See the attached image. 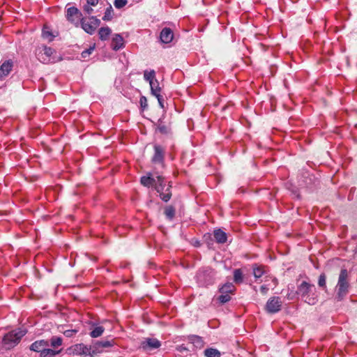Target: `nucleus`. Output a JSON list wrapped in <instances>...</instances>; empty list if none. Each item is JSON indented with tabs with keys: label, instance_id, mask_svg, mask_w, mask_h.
I'll return each mask as SVG.
<instances>
[{
	"label": "nucleus",
	"instance_id": "obj_1",
	"mask_svg": "<svg viewBox=\"0 0 357 357\" xmlns=\"http://www.w3.org/2000/svg\"><path fill=\"white\" fill-rule=\"evenodd\" d=\"M314 290V284L303 281L298 285L296 292L305 303L314 305L318 301L317 295L315 294Z\"/></svg>",
	"mask_w": 357,
	"mask_h": 357
},
{
	"label": "nucleus",
	"instance_id": "obj_2",
	"mask_svg": "<svg viewBox=\"0 0 357 357\" xmlns=\"http://www.w3.org/2000/svg\"><path fill=\"white\" fill-rule=\"evenodd\" d=\"M26 333V331L17 328L6 333L3 338V343L7 347L8 349L14 347L17 344L22 337Z\"/></svg>",
	"mask_w": 357,
	"mask_h": 357
},
{
	"label": "nucleus",
	"instance_id": "obj_3",
	"mask_svg": "<svg viewBox=\"0 0 357 357\" xmlns=\"http://www.w3.org/2000/svg\"><path fill=\"white\" fill-rule=\"evenodd\" d=\"M236 287L231 282H226L219 287L220 294L215 300L221 305L228 303L231 299V296L236 292Z\"/></svg>",
	"mask_w": 357,
	"mask_h": 357
},
{
	"label": "nucleus",
	"instance_id": "obj_4",
	"mask_svg": "<svg viewBox=\"0 0 357 357\" xmlns=\"http://www.w3.org/2000/svg\"><path fill=\"white\" fill-rule=\"evenodd\" d=\"M348 278L349 273L347 270L346 268H342L339 275L338 281L336 286L337 295L340 299H342L348 293L349 287Z\"/></svg>",
	"mask_w": 357,
	"mask_h": 357
},
{
	"label": "nucleus",
	"instance_id": "obj_5",
	"mask_svg": "<svg viewBox=\"0 0 357 357\" xmlns=\"http://www.w3.org/2000/svg\"><path fill=\"white\" fill-rule=\"evenodd\" d=\"M215 275V271L210 268L201 269L197 273V282L199 286L207 287L214 283Z\"/></svg>",
	"mask_w": 357,
	"mask_h": 357
},
{
	"label": "nucleus",
	"instance_id": "obj_6",
	"mask_svg": "<svg viewBox=\"0 0 357 357\" xmlns=\"http://www.w3.org/2000/svg\"><path fill=\"white\" fill-rule=\"evenodd\" d=\"M70 354L82 357H93L96 354L93 346H88L84 344H76L68 349Z\"/></svg>",
	"mask_w": 357,
	"mask_h": 357
},
{
	"label": "nucleus",
	"instance_id": "obj_7",
	"mask_svg": "<svg viewBox=\"0 0 357 357\" xmlns=\"http://www.w3.org/2000/svg\"><path fill=\"white\" fill-rule=\"evenodd\" d=\"M100 24V20L96 17L91 16L89 17V21L83 18L79 26H81L85 32L92 35L95 33L96 28L99 26Z\"/></svg>",
	"mask_w": 357,
	"mask_h": 357
},
{
	"label": "nucleus",
	"instance_id": "obj_8",
	"mask_svg": "<svg viewBox=\"0 0 357 357\" xmlns=\"http://www.w3.org/2000/svg\"><path fill=\"white\" fill-rule=\"evenodd\" d=\"M66 18L68 21L73 24L76 27L79 26L80 22L83 20L82 13L74 6L70 7L66 11Z\"/></svg>",
	"mask_w": 357,
	"mask_h": 357
},
{
	"label": "nucleus",
	"instance_id": "obj_9",
	"mask_svg": "<svg viewBox=\"0 0 357 357\" xmlns=\"http://www.w3.org/2000/svg\"><path fill=\"white\" fill-rule=\"evenodd\" d=\"M158 183L155 184V190L160 194V198L165 202H168L172 196L169 187H167L165 190V184L164 183V178L161 176H158Z\"/></svg>",
	"mask_w": 357,
	"mask_h": 357
},
{
	"label": "nucleus",
	"instance_id": "obj_10",
	"mask_svg": "<svg viewBox=\"0 0 357 357\" xmlns=\"http://www.w3.org/2000/svg\"><path fill=\"white\" fill-rule=\"evenodd\" d=\"M282 301L280 297L274 296L270 298L266 305V310L269 313H276L281 309Z\"/></svg>",
	"mask_w": 357,
	"mask_h": 357
},
{
	"label": "nucleus",
	"instance_id": "obj_11",
	"mask_svg": "<svg viewBox=\"0 0 357 357\" xmlns=\"http://www.w3.org/2000/svg\"><path fill=\"white\" fill-rule=\"evenodd\" d=\"M154 154L152 157V162L155 164H159L163 166L164 157H165V149L158 144H155L154 146Z\"/></svg>",
	"mask_w": 357,
	"mask_h": 357
},
{
	"label": "nucleus",
	"instance_id": "obj_12",
	"mask_svg": "<svg viewBox=\"0 0 357 357\" xmlns=\"http://www.w3.org/2000/svg\"><path fill=\"white\" fill-rule=\"evenodd\" d=\"M141 346L144 350H153L159 348L161 343L156 338H146L142 342Z\"/></svg>",
	"mask_w": 357,
	"mask_h": 357
},
{
	"label": "nucleus",
	"instance_id": "obj_13",
	"mask_svg": "<svg viewBox=\"0 0 357 357\" xmlns=\"http://www.w3.org/2000/svg\"><path fill=\"white\" fill-rule=\"evenodd\" d=\"M13 67V62L11 60L5 61L0 66V79L8 76Z\"/></svg>",
	"mask_w": 357,
	"mask_h": 357
},
{
	"label": "nucleus",
	"instance_id": "obj_14",
	"mask_svg": "<svg viewBox=\"0 0 357 357\" xmlns=\"http://www.w3.org/2000/svg\"><path fill=\"white\" fill-rule=\"evenodd\" d=\"M174 38V33L170 28L165 27L162 29L160 35V41L163 43H169Z\"/></svg>",
	"mask_w": 357,
	"mask_h": 357
},
{
	"label": "nucleus",
	"instance_id": "obj_15",
	"mask_svg": "<svg viewBox=\"0 0 357 357\" xmlns=\"http://www.w3.org/2000/svg\"><path fill=\"white\" fill-rule=\"evenodd\" d=\"M49 345L50 342L47 340H37L31 344L30 349L36 352H40V354H41L44 349L47 347Z\"/></svg>",
	"mask_w": 357,
	"mask_h": 357
},
{
	"label": "nucleus",
	"instance_id": "obj_16",
	"mask_svg": "<svg viewBox=\"0 0 357 357\" xmlns=\"http://www.w3.org/2000/svg\"><path fill=\"white\" fill-rule=\"evenodd\" d=\"M114 345L113 340L97 341L93 344L94 351L96 354L100 353L103 348L111 347Z\"/></svg>",
	"mask_w": 357,
	"mask_h": 357
},
{
	"label": "nucleus",
	"instance_id": "obj_17",
	"mask_svg": "<svg viewBox=\"0 0 357 357\" xmlns=\"http://www.w3.org/2000/svg\"><path fill=\"white\" fill-rule=\"evenodd\" d=\"M158 176H156V179L154 178L151 174H149L147 176H143L141 177L140 182L141 183L146 187H150L151 185H155L158 182Z\"/></svg>",
	"mask_w": 357,
	"mask_h": 357
},
{
	"label": "nucleus",
	"instance_id": "obj_18",
	"mask_svg": "<svg viewBox=\"0 0 357 357\" xmlns=\"http://www.w3.org/2000/svg\"><path fill=\"white\" fill-rule=\"evenodd\" d=\"M123 38L120 34H115L112 38V47L114 50H119L123 47Z\"/></svg>",
	"mask_w": 357,
	"mask_h": 357
},
{
	"label": "nucleus",
	"instance_id": "obj_19",
	"mask_svg": "<svg viewBox=\"0 0 357 357\" xmlns=\"http://www.w3.org/2000/svg\"><path fill=\"white\" fill-rule=\"evenodd\" d=\"M213 235L216 242L218 243H225L227 240V234L220 229H215Z\"/></svg>",
	"mask_w": 357,
	"mask_h": 357
},
{
	"label": "nucleus",
	"instance_id": "obj_20",
	"mask_svg": "<svg viewBox=\"0 0 357 357\" xmlns=\"http://www.w3.org/2000/svg\"><path fill=\"white\" fill-rule=\"evenodd\" d=\"M253 275L256 280L260 278L263 275L266 273L265 266L262 265L255 264L252 266Z\"/></svg>",
	"mask_w": 357,
	"mask_h": 357
},
{
	"label": "nucleus",
	"instance_id": "obj_21",
	"mask_svg": "<svg viewBox=\"0 0 357 357\" xmlns=\"http://www.w3.org/2000/svg\"><path fill=\"white\" fill-rule=\"evenodd\" d=\"M112 33V30L109 27H101L98 31L99 38L101 40H106L108 39L109 35Z\"/></svg>",
	"mask_w": 357,
	"mask_h": 357
},
{
	"label": "nucleus",
	"instance_id": "obj_22",
	"mask_svg": "<svg viewBox=\"0 0 357 357\" xmlns=\"http://www.w3.org/2000/svg\"><path fill=\"white\" fill-rule=\"evenodd\" d=\"M190 342L198 349H202L204 346V342L200 336L192 335L190 337Z\"/></svg>",
	"mask_w": 357,
	"mask_h": 357
},
{
	"label": "nucleus",
	"instance_id": "obj_23",
	"mask_svg": "<svg viewBox=\"0 0 357 357\" xmlns=\"http://www.w3.org/2000/svg\"><path fill=\"white\" fill-rule=\"evenodd\" d=\"M61 352V350H54L51 349H47L45 347L44 350L42 351V354H40V357H54L56 355L59 354Z\"/></svg>",
	"mask_w": 357,
	"mask_h": 357
},
{
	"label": "nucleus",
	"instance_id": "obj_24",
	"mask_svg": "<svg viewBox=\"0 0 357 357\" xmlns=\"http://www.w3.org/2000/svg\"><path fill=\"white\" fill-rule=\"evenodd\" d=\"M144 78L146 81L149 82L151 85L152 82L156 80L155 71L153 70L150 71L145 70L144 72Z\"/></svg>",
	"mask_w": 357,
	"mask_h": 357
},
{
	"label": "nucleus",
	"instance_id": "obj_25",
	"mask_svg": "<svg viewBox=\"0 0 357 357\" xmlns=\"http://www.w3.org/2000/svg\"><path fill=\"white\" fill-rule=\"evenodd\" d=\"M204 355L206 357H220V352L214 348H208L204 350Z\"/></svg>",
	"mask_w": 357,
	"mask_h": 357
},
{
	"label": "nucleus",
	"instance_id": "obj_26",
	"mask_svg": "<svg viewBox=\"0 0 357 357\" xmlns=\"http://www.w3.org/2000/svg\"><path fill=\"white\" fill-rule=\"evenodd\" d=\"M105 331L103 326H96L90 333V336L93 338L101 336Z\"/></svg>",
	"mask_w": 357,
	"mask_h": 357
},
{
	"label": "nucleus",
	"instance_id": "obj_27",
	"mask_svg": "<svg viewBox=\"0 0 357 357\" xmlns=\"http://www.w3.org/2000/svg\"><path fill=\"white\" fill-rule=\"evenodd\" d=\"M151 87V93L153 96H156L157 94H160L161 88L159 86V82L156 79L150 85Z\"/></svg>",
	"mask_w": 357,
	"mask_h": 357
},
{
	"label": "nucleus",
	"instance_id": "obj_28",
	"mask_svg": "<svg viewBox=\"0 0 357 357\" xmlns=\"http://www.w3.org/2000/svg\"><path fill=\"white\" fill-rule=\"evenodd\" d=\"M243 272L240 268L235 269L234 271V281L236 284H241L243 282Z\"/></svg>",
	"mask_w": 357,
	"mask_h": 357
},
{
	"label": "nucleus",
	"instance_id": "obj_29",
	"mask_svg": "<svg viewBox=\"0 0 357 357\" xmlns=\"http://www.w3.org/2000/svg\"><path fill=\"white\" fill-rule=\"evenodd\" d=\"M43 54L47 56V58L43 59V62H48L50 59V56L55 52L54 50L50 47L45 46L43 47Z\"/></svg>",
	"mask_w": 357,
	"mask_h": 357
},
{
	"label": "nucleus",
	"instance_id": "obj_30",
	"mask_svg": "<svg viewBox=\"0 0 357 357\" xmlns=\"http://www.w3.org/2000/svg\"><path fill=\"white\" fill-rule=\"evenodd\" d=\"M165 215L169 220H172L175 215V208L172 206H167L165 208Z\"/></svg>",
	"mask_w": 357,
	"mask_h": 357
},
{
	"label": "nucleus",
	"instance_id": "obj_31",
	"mask_svg": "<svg viewBox=\"0 0 357 357\" xmlns=\"http://www.w3.org/2000/svg\"><path fill=\"white\" fill-rule=\"evenodd\" d=\"M113 17V9L111 5L105 10V15L102 17L104 21H110Z\"/></svg>",
	"mask_w": 357,
	"mask_h": 357
},
{
	"label": "nucleus",
	"instance_id": "obj_32",
	"mask_svg": "<svg viewBox=\"0 0 357 357\" xmlns=\"http://www.w3.org/2000/svg\"><path fill=\"white\" fill-rule=\"evenodd\" d=\"M62 338L60 337L53 336L50 340V345L54 347H58L62 344Z\"/></svg>",
	"mask_w": 357,
	"mask_h": 357
},
{
	"label": "nucleus",
	"instance_id": "obj_33",
	"mask_svg": "<svg viewBox=\"0 0 357 357\" xmlns=\"http://www.w3.org/2000/svg\"><path fill=\"white\" fill-rule=\"evenodd\" d=\"M128 3L127 0H114V5L116 8L120 9Z\"/></svg>",
	"mask_w": 357,
	"mask_h": 357
},
{
	"label": "nucleus",
	"instance_id": "obj_34",
	"mask_svg": "<svg viewBox=\"0 0 357 357\" xmlns=\"http://www.w3.org/2000/svg\"><path fill=\"white\" fill-rule=\"evenodd\" d=\"M158 130L162 134H167L169 132V128L165 124L160 122L158 126Z\"/></svg>",
	"mask_w": 357,
	"mask_h": 357
},
{
	"label": "nucleus",
	"instance_id": "obj_35",
	"mask_svg": "<svg viewBox=\"0 0 357 357\" xmlns=\"http://www.w3.org/2000/svg\"><path fill=\"white\" fill-rule=\"evenodd\" d=\"M318 284L320 287L326 288V275L322 273L319 277Z\"/></svg>",
	"mask_w": 357,
	"mask_h": 357
},
{
	"label": "nucleus",
	"instance_id": "obj_36",
	"mask_svg": "<svg viewBox=\"0 0 357 357\" xmlns=\"http://www.w3.org/2000/svg\"><path fill=\"white\" fill-rule=\"evenodd\" d=\"M139 103L143 110L148 107L147 99L145 96H142L139 99Z\"/></svg>",
	"mask_w": 357,
	"mask_h": 357
},
{
	"label": "nucleus",
	"instance_id": "obj_37",
	"mask_svg": "<svg viewBox=\"0 0 357 357\" xmlns=\"http://www.w3.org/2000/svg\"><path fill=\"white\" fill-rule=\"evenodd\" d=\"M95 47H90L89 49L84 50L82 52V58H86L88 56H89L92 52L94 50Z\"/></svg>",
	"mask_w": 357,
	"mask_h": 357
},
{
	"label": "nucleus",
	"instance_id": "obj_38",
	"mask_svg": "<svg viewBox=\"0 0 357 357\" xmlns=\"http://www.w3.org/2000/svg\"><path fill=\"white\" fill-rule=\"evenodd\" d=\"M43 36L45 38L49 39V40H52V35L51 32L47 29V28H44L43 29Z\"/></svg>",
	"mask_w": 357,
	"mask_h": 357
},
{
	"label": "nucleus",
	"instance_id": "obj_39",
	"mask_svg": "<svg viewBox=\"0 0 357 357\" xmlns=\"http://www.w3.org/2000/svg\"><path fill=\"white\" fill-rule=\"evenodd\" d=\"M154 96L157 98L160 107L163 109L165 107V106H164L165 100H164L161 94H157L156 96Z\"/></svg>",
	"mask_w": 357,
	"mask_h": 357
},
{
	"label": "nucleus",
	"instance_id": "obj_40",
	"mask_svg": "<svg viewBox=\"0 0 357 357\" xmlns=\"http://www.w3.org/2000/svg\"><path fill=\"white\" fill-rule=\"evenodd\" d=\"M77 333V330H66L64 331L63 334L67 337H71Z\"/></svg>",
	"mask_w": 357,
	"mask_h": 357
},
{
	"label": "nucleus",
	"instance_id": "obj_41",
	"mask_svg": "<svg viewBox=\"0 0 357 357\" xmlns=\"http://www.w3.org/2000/svg\"><path fill=\"white\" fill-rule=\"evenodd\" d=\"M83 10L87 14H91L93 12V8H91V6L89 5L88 3H86L83 6Z\"/></svg>",
	"mask_w": 357,
	"mask_h": 357
},
{
	"label": "nucleus",
	"instance_id": "obj_42",
	"mask_svg": "<svg viewBox=\"0 0 357 357\" xmlns=\"http://www.w3.org/2000/svg\"><path fill=\"white\" fill-rule=\"evenodd\" d=\"M99 0H86V3L91 6H96L98 3Z\"/></svg>",
	"mask_w": 357,
	"mask_h": 357
},
{
	"label": "nucleus",
	"instance_id": "obj_43",
	"mask_svg": "<svg viewBox=\"0 0 357 357\" xmlns=\"http://www.w3.org/2000/svg\"><path fill=\"white\" fill-rule=\"evenodd\" d=\"M260 291L261 292V294H266L268 291V288L267 286L266 285H262L261 287H260Z\"/></svg>",
	"mask_w": 357,
	"mask_h": 357
}]
</instances>
